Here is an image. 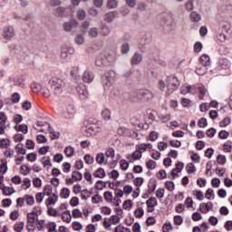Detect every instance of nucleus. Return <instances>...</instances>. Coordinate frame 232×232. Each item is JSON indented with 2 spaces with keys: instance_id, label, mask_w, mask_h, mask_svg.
<instances>
[{
  "instance_id": "obj_1",
  "label": "nucleus",
  "mask_w": 232,
  "mask_h": 232,
  "mask_svg": "<svg viewBox=\"0 0 232 232\" xmlns=\"http://www.w3.org/2000/svg\"><path fill=\"white\" fill-rule=\"evenodd\" d=\"M49 84L53 92V95H56V97H59V95L64 92L66 86L64 80L57 77L51 78L49 80Z\"/></svg>"
},
{
  "instance_id": "obj_2",
  "label": "nucleus",
  "mask_w": 232,
  "mask_h": 232,
  "mask_svg": "<svg viewBox=\"0 0 232 232\" xmlns=\"http://www.w3.org/2000/svg\"><path fill=\"white\" fill-rule=\"evenodd\" d=\"M166 83H167V91L165 94L166 97H169V95L177 92V90H179V87L180 86V81H179V78H177V76L173 74L167 76Z\"/></svg>"
},
{
  "instance_id": "obj_3",
  "label": "nucleus",
  "mask_w": 232,
  "mask_h": 232,
  "mask_svg": "<svg viewBox=\"0 0 232 232\" xmlns=\"http://www.w3.org/2000/svg\"><path fill=\"white\" fill-rule=\"evenodd\" d=\"M131 97L134 98L133 101H140L141 102H148L151 101L155 95L153 92L148 89H141L131 93Z\"/></svg>"
},
{
  "instance_id": "obj_4",
  "label": "nucleus",
  "mask_w": 232,
  "mask_h": 232,
  "mask_svg": "<svg viewBox=\"0 0 232 232\" xmlns=\"http://www.w3.org/2000/svg\"><path fill=\"white\" fill-rule=\"evenodd\" d=\"M113 79H115V71L110 70L106 72L101 78V82L104 90H110L113 84Z\"/></svg>"
},
{
  "instance_id": "obj_5",
  "label": "nucleus",
  "mask_w": 232,
  "mask_h": 232,
  "mask_svg": "<svg viewBox=\"0 0 232 232\" xmlns=\"http://www.w3.org/2000/svg\"><path fill=\"white\" fill-rule=\"evenodd\" d=\"M35 220L37 222V220H39V214H37V212L33 211L30 213H27V231H35Z\"/></svg>"
},
{
  "instance_id": "obj_6",
  "label": "nucleus",
  "mask_w": 232,
  "mask_h": 232,
  "mask_svg": "<svg viewBox=\"0 0 232 232\" xmlns=\"http://www.w3.org/2000/svg\"><path fill=\"white\" fill-rule=\"evenodd\" d=\"M158 202H157V198L155 197H150L147 201H146V205H147V211L148 213H153V211H155V207L158 206Z\"/></svg>"
},
{
  "instance_id": "obj_7",
  "label": "nucleus",
  "mask_w": 232,
  "mask_h": 232,
  "mask_svg": "<svg viewBox=\"0 0 232 232\" xmlns=\"http://www.w3.org/2000/svg\"><path fill=\"white\" fill-rule=\"evenodd\" d=\"M76 92H78L79 98L81 101H86L88 99V90H86V86L80 85L76 88Z\"/></svg>"
},
{
  "instance_id": "obj_8",
  "label": "nucleus",
  "mask_w": 232,
  "mask_h": 232,
  "mask_svg": "<svg viewBox=\"0 0 232 232\" xmlns=\"http://www.w3.org/2000/svg\"><path fill=\"white\" fill-rule=\"evenodd\" d=\"M15 35V31L14 30L13 26H7L4 28L2 36L4 39H12Z\"/></svg>"
},
{
  "instance_id": "obj_9",
  "label": "nucleus",
  "mask_w": 232,
  "mask_h": 232,
  "mask_svg": "<svg viewBox=\"0 0 232 232\" xmlns=\"http://www.w3.org/2000/svg\"><path fill=\"white\" fill-rule=\"evenodd\" d=\"M230 66H231V63H229V60L223 59L218 62L217 70L218 72H222V70L229 69Z\"/></svg>"
},
{
  "instance_id": "obj_10",
  "label": "nucleus",
  "mask_w": 232,
  "mask_h": 232,
  "mask_svg": "<svg viewBox=\"0 0 232 232\" xmlns=\"http://www.w3.org/2000/svg\"><path fill=\"white\" fill-rule=\"evenodd\" d=\"M79 23L76 20H71L70 22H65L63 24V30L65 32H72L73 28H77Z\"/></svg>"
},
{
  "instance_id": "obj_11",
  "label": "nucleus",
  "mask_w": 232,
  "mask_h": 232,
  "mask_svg": "<svg viewBox=\"0 0 232 232\" xmlns=\"http://www.w3.org/2000/svg\"><path fill=\"white\" fill-rule=\"evenodd\" d=\"M94 77L95 76L93 75V72H90L89 70H86L83 72L82 79L83 82H87L88 84H90V82H93Z\"/></svg>"
},
{
  "instance_id": "obj_12",
  "label": "nucleus",
  "mask_w": 232,
  "mask_h": 232,
  "mask_svg": "<svg viewBox=\"0 0 232 232\" xmlns=\"http://www.w3.org/2000/svg\"><path fill=\"white\" fill-rule=\"evenodd\" d=\"M0 126L1 128H8L10 121H8V116L4 111H0Z\"/></svg>"
},
{
  "instance_id": "obj_13",
  "label": "nucleus",
  "mask_w": 232,
  "mask_h": 232,
  "mask_svg": "<svg viewBox=\"0 0 232 232\" xmlns=\"http://www.w3.org/2000/svg\"><path fill=\"white\" fill-rule=\"evenodd\" d=\"M209 209H213V202L208 201V203H201L199 205L200 213H208Z\"/></svg>"
},
{
  "instance_id": "obj_14",
  "label": "nucleus",
  "mask_w": 232,
  "mask_h": 232,
  "mask_svg": "<svg viewBox=\"0 0 232 232\" xmlns=\"http://www.w3.org/2000/svg\"><path fill=\"white\" fill-rule=\"evenodd\" d=\"M140 63H142V55L139 52H136L130 60V64L131 66H135L140 64Z\"/></svg>"
},
{
  "instance_id": "obj_15",
  "label": "nucleus",
  "mask_w": 232,
  "mask_h": 232,
  "mask_svg": "<svg viewBox=\"0 0 232 232\" xmlns=\"http://www.w3.org/2000/svg\"><path fill=\"white\" fill-rule=\"evenodd\" d=\"M59 200V196L55 193H53L52 196H50L46 201H45V206L47 208H50V206L55 204Z\"/></svg>"
},
{
  "instance_id": "obj_16",
  "label": "nucleus",
  "mask_w": 232,
  "mask_h": 232,
  "mask_svg": "<svg viewBox=\"0 0 232 232\" xmlns=\"http://www.w3.org/2000/svg\"><path fill=\"white\" fill-rule=\"evenodd\" d=\"M0 189H2L3 195L5 197H10V195H14V193H15V189L14 188L6 187L5 185L0 186Z\"/></svg>"
},
{
  "instance_id": "obj_17",
  "label": "nucleus",
  "mask_w": 232,
  "mask_h": 232,
  "mask_svg": "<svg viewBox=\"0 0 232 232\" xmlns=\"http://www.w3.org/2000/svg\"><path fill=\"white\" fill-rule=\"evenodd\" d=\"M199 64L202 66H209L210 64V58L208 54H203L199 58Z\"/></svg>"
},
{
  "instance_id": "obj_18",
  "label": "nucleus",
  "mask_w": 232,
  "mask_h": 232,
  "mask_svg": "<svg viewBox=\"0 0 232 232\" xmlns=\"http://www.w3.org/2000/svg\"><path fill=\"white\" fill-rule=\"evenodd\" d=\"M102 118L103 121H111V111L108 108H105L102 111Z\"/></svg>"
},
{
  "instance_id": "obj_19",
  "label": "nucleus",
  "mask_w": 232,
  "mask_h": 232,
  "mask_svg": "<svg viewBox=\"0 0 232 232\" xmlns=\"http://www.w3.org/2000/svg\"><path fill=\"white\" fill-rule=\"evenodd\" d=\"M62 220L63 222H66L67 224H70L72 222V214L70 213V210H66L62 213Z\"/></svg>"
},
{
  "instance_id": "obj_20",
  "label": "nucleus",
  "mask_w": 232,
  "mask_h": 232,
  "mask_svg": "<svg viewBox=\"0 0 232 232\" xmlns=\"http://www.w3.org/2000/svg\"><path fill=\"white\" fill-rule=\"evenodd\" d=\"M208 66L201 65V63L198 64L196 67L197 75H204L208 72Z\"/></svg>"
},
{
  "instance_id": "obj_21",
  "label": "nucleus",
  "mask_w": 232,
  "mask_h": 232,
  "mask_svg": "<svg viewBox=\"0 0 232 232\" xmlns=\"http://www.w3.org/2000/svg\"><path fill=\"white\" fill-rule=\"evenodd\" d=\"M93 177L96 179H104L106 177V171H104V169L99 168L94 173Z\"/></svg>"
},
{
  "instance_id": "obj_22",
  "label": "nucleus",
  "mask_w": 232,
  "mask_h": 232,
  "mask_svg": "<svg viewBox=\"0 0 232 232\" xmlns=\"http://www.w3.org/2000/svg\"><path fill=\"white\" fill-rule=\"evenodd\" d=\"M200 19H202V15H200L197 11L190 14V21H192V23H198Z\"/></svg>"
},
{
  "instance_id": "obj_23",
  "label": "nucleus",
  "mask_w": 232,
  "mask_h": 232,
  "mask_svg": "<svg viewBox=\"0 0 232 232\" xmlns=\"http://www.w3.org/2000/svg\"><path fill=\"white\" fill-rule=\"evenodd\" d=\"M14 130H16V131H21V133H24V135H26V133H28V125L24 123L20 124L18 127L15 125Z\"/></svg>"
},
{
  "instance_id": "obj_24",
  "label": "nucleus",
  "mask_w": 232,
  "mask_h": 232,
  "mask_svg": "<svg viewBox=\"0 0 232 232\" xmlns=\"http://www.w3.org/2000/svg\"><path fill=\"white\" fill-rule=\"evenodd\" d=\"M100 34L103 37H108V35H110V34H111L110 27H108V25H106V24L102 25L101 30H100Z\"/></svg>"
},
{
  "instance_id": "obj_25",
  "label": "nucleus",
  "mask_w": 232,
  "mask_h": 232,
  "mask_svg": "<svg viewBox=\"0 0 232 232\" xmlns=\"http://www.w3.org/2000/svg\"><path fill=\"white\" fill-rule=\"evenodd\" d=\"M2 164L0 165V173H6L8 171V161L6 160H1Z\"/></svg>"
},
{
  "instance_id": "obj_26",
  "label": "nucleus",
  "mask_w": 232,
  "mask_h": 232,
  "mask_svg": "<svg viewBox=\"0 0 232 232\" xmlns=\"http://www.w3.org/2000/svg\"><path fill=\"white\" fill-rule=\"evenodd\" d=\"M45 227L48 229L49 232H57V223L55 222H49L45 225Z\"/></svg>"
},
{
  "instance_id": "obj_27",
  "label": "nucleus",
  "mask_w": 232,
  "mask_h": 232,
  "mask_svg": "<svg viewBox=\"0 0 232 232\" xmlns=\"http://www.w3.org/2000/svg\"><path fill=\"white\" fill-rule=\"evenodd\" d=\"M92 191L88 190L87 188L82 190L81 197L82 200H88L92 197Z\"/></svg>"
},
{
  "instance_id": "obj_28",
  "label": "nucleus",
  "mask_w": 232,
  "mask_h": 232,
  "mask_svg": "<svg viewBox=\"0 0 232 232\" xmlns=\"http://www.w3.org/2000/svg\"><path fill=\"white\" fill-rule=\"evenodd\" d=\"M15 150H16L18 154H20V155H26V149H24V144L18 143L15 146Z\"/></svg>"
},
{
  "instance_id": "obj_29",
  "label": "nucleus",
  "mask_w": 232,
  "mask_h": 232,
  "mask_svg": "<svg viewBox=\"0 0 232 232\" xmlns=\"http://www.w3.org/2000/svg\"><path fill=\"white\" fill-rule=\"evenodd\" d=\"M95 64L96 66H99V67H104V66H108L109 63L107 59L98 58L95 61Z\"/></svg>"
},
{
  "instance_id": "obj_30",
  "label": "nucleus",
  "mask_w": 232,
  "mask_h": 232,
  "mask_svg": "<svg viewBox=\"0 0 232 232\" xmlns=\"http://www.w3.org/2000/svg\"><path fill=\"white\" fill-rule=\"evenodd\" d=\"M24 229V222L23 221L15 223L14 226V230L15 232H23Z\"/></svg>"
},
{
  "instance_id": "obj_31",
  "label": "nucleus",
  "mask_w": 232,
  "mask_h": 232,
  "mask_svg": "<svg viewBox=\"0 0 232 232\" xmlns=\"http://www.w3.org/2000/svg\"><path fill=\"white\" fill-rule=\"evenodd\" d=\"M64 153L68 158L73 157V153H75V149H73V147L72 146L65 147Z\"/></svg>"
},
{
  "instance_id": "obj_32",
  "label": "nucleus",
  "mask_w": 232,
  "mask_h": 232,
  "mask_svg": "<svg viewBox=\"0 0 232 232\" xmlns=\"http://www.w3.org/2000/svg\"><path fill=\"white\" fill-rule=\"evenodd\" d=\"M131 159L133 160H140V159H142V151L136 149V150L131 154Z\"/></svg>"
},
{
  "instance_id": "obj_33",
  "label": "nucleus",
  "mask_w": 232,
  "mask_h": 232,
  "mask_svg": "<svg viewBox=\"0 0 232 232\" xmlns=\"http://www.w3.org/2000/svg\"><path fill=\"white\" fill-rule=\"evenodd\" d=\"M121 52L123 55H125L126 53H129V52H130V44H128V42H125L121 44Z\"/></svg>"
},
{
  "instance_id": "obj_34",
  "label": "nucleus",
  "mask_w": 232,
  "mask_h": 232,
  "mask_svg": "<svg viewBox=\"0 0 232 232\" xmlns=\"http://www.w3.org/2000/svg\"><path fill=\"white\" fill-rule=\"evenodd\" d=\"M115 14H117V12H109L105 14V21H107V23H111V21L115 19Z\"/></svg>"
},
{
  "instance_id": "obj_35",
  "label": "nucleus",
  "mask_w": 232,
  "mask_h": 232,
  "mask_svg": "<svg viewBox=\"0 0 232 232\" xmlns=\"http://www.w3.org/2000/svg\"><path fill=\"white\" fill-rule=\"evenodd\" d=\"M140 79V71H132V75H130V81H139Z\"/></svg>"
},
{
  "instance_id": "obj_36",
  "label": "nucleus",
  "mask_w": 232,
  "mask_h": 232,
  "mask_svg": "<svg viewBox=\"0 0 232 232\" xmlns=\"http://www.w3.org/2000/svg\"><path fill=\"white\" fill-rule=\"evenodd\" d=\"M60 197H61V198H68V197H70V188H63L61 190Z\"/></svg>"
},
{
  "instance_id": "obj_37",
  "label": "nucleus",
  "mask_w": 232,
  "mask_h": 232,
  "mask_svg": "<svg viewBox=\"0 0 232 232\" xmlns=\"http://www.w3.org/2000/svg\"><path fill=\"white\" fill-rule=\"evenodd\" d=\"M37 229L38 231H44V224H46V221L44 219H37Z\"/></svg>"
},
{
  "instance_id": "obj_38",
  "label": "nucleus",
  "mask_w": 232,
  "mask_h": 232,
  "mask_svg": "<svg viewBox=\"0 0 232 232\" xmlns=\"http://www.w3.org/2000/svg\"><path fill=\"white\" fill-rule=\"evenodd\" d=\"M211 197L212 199L215 198V190H213V188H208L205 193V198H207L208 200H211Z\"/></svg>"
},
{
  "instance_id": "obj_39",
  "label": "nucleus",
  "mask_w": 232,
  "mask_h": 232,
  "mask_svg": "<svg viewBox=\"0 0 232 232\" xmlns=\"http://www.w3.org/2000/svg\"><path fill=\"white\" fill-rule=\"evenodd\" d=\"M11 101L14 104H17L21 101V95L18 92H14L11 96Z\"/></svg>"
},
{
  "instance_id": "obj_40",
  "label": "nucleus",
  "mask_w": 232,
  "mask_h": 232,
  "mask_svg": "<svg viewBox=\"0 0 232 232\" xmlns=\"http://www.w3.org/2000/svg\"><path fill=\"white\" fill-rule=\"evenodd\" d=\"M193 195H195L198 200H204V192L202 190H193Z\"/></svg>"
},
{
  "instance_id": "obj_41",
  "label": "nucleus",
  "mask_w": 232,
  "mask_h": 232,
  "mask_svg": "<svg viewBox=\"0 0 232 232\" xmlns=\"http://www.w3.org/2000/svg\"><path fill=\"white\" fill-rule=\"evenodd\" d=\"M187 173L190 175V173H195L197 171V168H195V164L193 163H188L186 167Z\"/></svg>"
},
{
  "instance_id": "obj_42",
  "label": "nucleus",
  "mask_w": 232,
  "mask_h": 232,
  "mask_svg": "<svg viewBox=\"0 0 232 232\" xmlns=\"http://www.w3.org/2000/svg\"><path fill=\"white\" fill-rule=\"evenodd\" d=\"M72 218H82V212L79 208H74L72 211Z\"/></svg>"
},
{
  "instance_id": "obj_43",
  "label": "nucleus",
  "mask_w": 232,
  "mask_h": 232,
  "mask_svg": "<svg viewBox=\"0 0 232 232\" xmlns=\"http://www.w3.org/2000/svg\"><path fill=\"white\" fill-rule=\"evenodd\" d=\"M36 142L38 144H45V142H48V139L43 134H39L36 138Z\"/></svg>"
},
{
  "instance_id": "obj_44",
  "label": "nucleus",
  "mask_w": 232,
  "mask_h": 232,
  "mask_svg": "<svg viewBox=\"0 0 232 232\" xmlns=\"http://www.w3.org/2000/svg\"><path fill=\"white\" fill-rule=\"evenodd\" d=\"M8 146H10V140L2 139L0 140V148H2V150H5V149L8 148Z\"/></svg>"
},
{
  "instance_id": "obj_45",
  "label": "nucleus",
  "mask_w": 232,
  "mask_h": 232,
  "mask_svg": "<svg viewBox=\"0 0 232 232\" xmlns=\"http://www.w3.org/2000/svg\"><path fill=\"white\" fill-rule=\"evenodd\" d=\"M42 164H44V168H46V166H50L52 168V161H50V156H45L42 159Z\"/></svg>"
},
{
  "instance_id": "obj_46",
  "label": "nucleus",
  "mask_w": 232,
  "mask_h": 232,
  "mask_svg": "<svg viewBox=\"0 0 232 232\" xmlns=\"http://www.w3.org/2000/svg\"><path fill=\"white\" fill-rule=\"evenodd\" d=\"M134 217H136V218H142V217H144V209L142 208H137L134 211Z\"/></svg>"
},
{
  "instance_id": "obj_47",
  "label": "nucleus",
  "mask_w": 232,
  "mask_h": 232,
  "mask_svg": "<svg viewBox=\"0 0 232 232\" xmlns=\"http://www.w3.org/2000/svg\"><path fill=\"white\" fill-rule=\"evenodd\" d=\"M146 168L147 169H155V168H157V162H155L153 160H150L146 163Z\"/></svg>"
},
{
  "instance_id": "obj_48",
  "label": "nucleus",
  "mask_w": 232,
  "mask_h": 232,
  "mask_svg": "<svg viewBox=\"0 0 232 232\" xmlns=\"http://www.w3.org/2000/svg\"><path fill=\"white\" fill-rule=\"evenodd\" d=\"M104 188H106V182H103L102 180H98L95 184V188L102 191V189H104Z\"/></svg>"
},
{
  "instance_id": "obj_49",
  "label": "nucleus",
  "mask_w": 232,
  "mask_h": 232,
  "mask_svg": "<svg viewBox=\"0 0 232 232\" xmlns=\"http://www.w3.org/2000/svg\"><path fill=\"white\" fill-rule=\"evenodd\" d=\"M120 168H121V169H122V171H126V169H128L130 168V163H128V161H126V160H121L120 161Z\"/></svg>"
},
{
  "instance_id": "obj_50",
  "label": "nucleus",
  "mask_w": 232,
  "mask_h": 232,
  "mask_svg": "<svg viewBox=\"0 0 232 232\" xmlns=\"http://www.w3.org/2000/svg\"><path fill=\"white\" fill-rule=\"evenodd\" d=\"M92 204H99L100 202H102V196L99 195V193H97L96 195H94L92 198Z\"/></svg>"
},
{
  "instance_id": "obj_51",
  "label": "nucleus",
  "mask_w": 232,
  "mask_h": 232,
  "mask_svg": "<svg viewBox=\"0 0 232 232\" xmlns=\"http://www.w3.org/2000/svg\"><path fill=\"white\" fill-rule=\"evenodd\" d=\"M224 151H227V153H231L232 151V142L231 140L227 141L224 145Z\"/></svg>"
},
{
  "instance_id": "obj_52",
  "label": "nucleus",
  "mask_w": 232,
  "mask_h": 232,
  "mask_svg": "<svg viewBox=\"0 0 232 232\" xmlns=\"http://www.w3.org/2000/svg\"><path fill=\"white\" fill-rule=\"evenodd\" d=\"M165 188L169 191H175V183L173 181H166Z\"/></svg>"
},
{
  "instance_id": "obj_53",
  "label": "nucleus",
  "mask_w": 232,
  "mask_h": 232,
  "mask_svg": "<svg viewBox=\"0 0 232 232\" xmlns=\"http://www.w3.org/2000/svg\"><path fill=\"white\" fill-rule=\"evenodd\" d=\"M132 206H133V202H131L130 199L125 200L122 205L123 209H127V211H130V209H131Z\"/></svg>"
},
{
  "instance_id": "obj_54",
  "label": "nucleus",
  "mask_w": 232,
  "mask_h": 232,
  "mask_svg": "<svg viewBox=\"0 0 232 232\" xmlns=\"http://www.w3.org/2000/svg\"><path fill=\"white\" fill-rule=\"evenodd\" d=\"M30 186H32V182L30 181V179L28 178L24 179L22 188L24 189H28L30 188Z\"/></svg>"
},
{
  "instance_id": "obj_55",
  "label": "nucleus",
  "mask_w": 232,
  "mask_h": 232,
  "mask_svg": "<svg viewBox=\"0 0 232 232\" xmlns=\"http://www.w3.org/2000/svg\"><path fill=\"white\" fill-rule=\"evenodd\" d=\"M228 124H231V118L227 117L220 121L219 126L220 128H226V126H227Z\"/></svg>"
},
{
  "instance_id": "obj_56",
  "label": "nucleus",
  "mask_w": 232,
  "mask_h": 232,
  "mask_svg": "<svg viewBox=\"0 0 232 232\" xmlns=\"http://www.w3.org/2000/svg\"><path fill=\"white\" fill-rule=\"evenodd\" d=\"M198 128H206L208 126V120L206 118H201L198 121Z\"/></svg>"
},
{
  "instance_id": "obj_57",
  "label": "nucleus",
  "mask_w": 232,
  "mask_h": 232,
  "mask_svg": "<svg viewBox=\"0 0 232 232\" xmlns=\"http://www.w3.org/2000/svg\"><path fill=\"white\" fill-rule=\"evenodd\" d=\"M134 186H136V188H140V186H142V184H144V179L143 178H136L133 181Z\"/></svg>"
},
{
  "instance_id": "obj_58",
  "label": "nucleus",
  "mask_w": 232,
  "mask_h": 232,
  "mask_svg": "<svg viewBox=\"0 0 232 232\" xmlns=\"http://www.w3.org/2000/svg\"><path fill=\"white\" fill-rule=\"evenodd\" d=\"M83 159L85 164H93V162H95V160L90 154H86Z\"/></svg>"
},
{
  "instance_id": "obj_59",
  "label": "nucleus",
  "mask_w": 232,
  "mask_h": 232,
  "mask_svg": "<svg viewBox=\"0 0 232 232\" xmlns=\"http://www.w3.org/2000/svg\"><path fill=\"white\" fill-rule=\"evenodd\" d=\"M72 226L74 231H81V229H82V224H81L79 221L72 222Z\"/></svg>"
},
{
  "instance_id": "obj_60",
  "label": "nucleus",
  "mask_w": 232,
  "mask_h": 232,
  "mask_svg": "<svg viewBox=\"0 0 232 232\" xmlns=\"http://www.w3.org/2000/svg\"><path fill=\"white\" fill-rule=\"evenodd\" d=\"M118 5H119V2H117V0H109L107 3L108 8H111V9L117 8Z\"/></svg>"
},
{
  "instance_id": "obj_61",
  "label": "nucleus",
  "mask_w": 232,
  "mask_h": 232,
  "mask_svg": "<svg viewBox=\"0 0 232 232\" xmlns=\"http://www.w3.org/2000/svg\"><path fill=\"white\" fill-rule=\"evenodd\" d=\"M52 185H45L44 188V195H47V197H50L52 195Z\"/></svg>"
},
{
  "instance_id": "obj_62",
  "label": "nucleus",
  "mask_w": 232,
  "mask_h": 232,
  "mask_svg": "<svg viewBox=\"0 0 232 232\" xmlns=\"http://www.w3.org/2000/svg\"><path fill=\"white\" fill-rule=\"evenodd\" d=\"M72 178L75 180H82V173L79 171H72Z\"/></svg>"
},
{
  "instance_id": "obj_63",
  "label": "nucleus",
  "mask_w": 232,
  "mask_h": 232,
  "mask_svg": "<svg viewBox=\"0 0 232 232\" xmlns=\"http://www.w3.org/2000/svg\"><path fill=\"white\" fill-rule=\"evenodd\" d=\"M96 162L98 164H104V153H98L96 156Z\"/></svg>"
},
{
  "instance_id": "obj_64",
  "label": "nucleus",
  "mask_w": 232,
  "mask_h": 232,
  "mask_svg": "<svg viewBox=\"0 0 232 232\" xmlns=\"http://www.w3.org/2000/svg\"><path fill=\"white\" fill-rule=\"evenodd\" d=\"M90 37H97L99 35V31H97V28L92 27L88 32Z\"/></svg>"
}]
</instances>
